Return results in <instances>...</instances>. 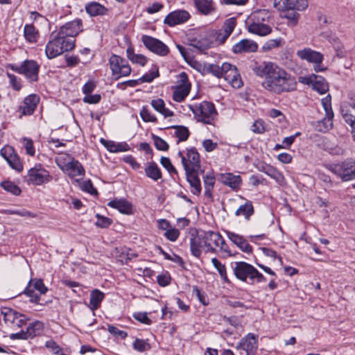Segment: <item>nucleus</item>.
I'll use <instances>...</instances> for the list:
<instances>
[{"instance_id": "nucleus-1", "label": "nucleus", "mask_w": 355, "mask_h": 355, "mask_svg": "<svg viewBox=\"0 0 355 355\" xmlns=\"http://www.w3.org/2000/svg\"><path fill=\"white\" fill-rule=\"evenodd\" d=\"M297 85L295 77L278 66L270 80L262 82L264 89L276 94L293 92Z\"/></svg>"}, {"instance_id": "nucleus-2", "label": "nucleus", "mask_w": 355, "mask_h": 355, "mask_svg": "<svg viewBox=\"0 0 355 355\" xmlns=\"http://www.w3.org/2000/svg\"><path fill=\"white\" fill-rule=\"evenodd\" d=\"M234 273L236 277L243 282H247L249 279V284L262 283L266 281V277L259 272L252 265L244 261L235 263Z\"/></svg>"}, {"instance_id": "nucleus-3", "label": "nucleus", "mask_w": 355, "mask_h": 355, "mask_svg": "<svg viewBox=\"0 0 355 355\" xmlns=\"http://www.w3.org/2000/svg\"><path fill=\"white\" fill-rule=\"evenodd\" d=\"M75 47V39L65 38L57 33L55 37L50 40L46 46V55L51 59L62 54L64 51H69Z\"/></svg>"}, {"instance_id": "nucleus-4", "label": "nucleus", "mask_w": 355, "mask_h": 355, "mask_svg": "<svg viewBox=\"0 0 355 355\" xmlns=\"http://www.w3.org/2000/svg\"><path fill=\"white\" fill-rule=\"evenodd\" d=\"M191 110L198 121L207 124H211L217 115L214 103L207 101H203L198 105L191 106Z\"/></svg>"}, {"instance_id": "nucleus-5", "label": "nucleus", "mask_w": 355, "mask_h": 355, "mask_svg": "<svg viewBox=\"0 0 355 355\" xmlns=\"http://www.w3.org/2000/svg\"><path fill=\"white\" fill-rule=\"evenodd\" d=\"M9 67L12 71L24 75L31 83L38 80L40 65L33 60H26L20 65L11 64Z\"/></svg>"}, {"instance_id": "nucleus-6", "label": "nucleus", "mask_w": 355, "mask_h": 355, "mask_svg": "<svg viewBox=\"0 0 355 355\" xmlns=\"http://www.w3.org/2000/svg\"><path fill=\"white\" fill-rule=\"evenodd\" d=\"M329 169L343 182L355 179V161L352 159H347L340 163L334 164L330 166Z\"/></svg>"}, {"instance_id": "nucleus-7", "label": "nucleus", "mask_w": 355, "mask_h": 355, "mask_svg": "<svg viewBox=\"0 0 355 355\" xmlns=\"http://www.w3.org/2000/svg\"><path fill=\"white\" fill-rule=\"evenodd\" d=\"M178 155L181 157L182 164L185 171H200L202 173H204V171L200 169V155L196 148L187 149V156H184L181 151H179Z\"/></svg>"}, {"instance_id": "nucleus-8", "label": "nucleus", "mask_w": 355, "mask_h": 355, "mask_svg": "<svg viewBox=\"0 0 355 355\" xmlns=\"http://www.w3.org/2000/svg\"><path fill=\"white\" fill-rule=\"evenodd\" d=\"M112 75L117 80L128 76L131 73V67L127 60L119 55L113 54L109 59Z\"/></svg>"}, {"instance_id": "nucleus-9", "label": "nucleus", "mask_w": 355, "mask_h": 355, "mask_svg": "<svg viewBox=\"0 0 355 355\" xmlns=\"http://www.w3.org/2000/svg\"><path fill=\"white\" fill-rule=\"evenodd\" d=\"M1 314L3 315L5 323L14 329L22 327L29 320L26 315L10 308H3Z\"/></svg>"}, {"instance_id": "nucleus-10", "label": "nucleus", "mask_w": 355, "mask_h": 355, "mask_svg": "<svg viewBox=\"0 0 355 355\" xmlns=\"http://www.w3.org/2000/svg\"><path fill=\"white\" fill-rule=\"evenodd\" d=\"M28 182L33 185H41L50 182L52 179L49 172L41 165H37L28 170Z\"/></svg>"}, {"instance_id": "nucleus-11", "label": "nucleus", "mask_w": 355, "mask_h": 355, "mask_svg": "<svg viewBox=\"0 0 355 355\" xmlns=\"http://www.w3.org/2000/svg\"><path fill=\"white\" fill-rule=\"evenodd\" d=\"M141 41L148 50L160 56H165L169 53L168 47L158 39L145 35L142 36Z\"/></svg>"}, {"instance_id": "nucleus-12", "label": "nucleus", "mask_w": 355, "mask_h": 355, "mask_svg": "<svg viewBox=\"0 0 355 355\" xmlns=\"http://www.w3.org/2000/svg\"><path fill=\"white\" fill-rule=\"evenodd\" d=\"M223 78L231 85L236 89L243 86V82L237 68L230 63L224 62Z\"/></svg>"}, {"instance_id": "nucleus-13", "label": "nucleus", "mask_w": 355, "mask_h": 355, "mask_svg": "<svg viewBox=\"0 0 355 355\" xmlns=\"http://www.w3.org/2000/svg\"><path fill=\"white\" fill-rule=\"evenodd\" d=\"M180 85L177 87L173 94V99L176 102H182L189 94L191 84L189 83L188 76L185 72L179 75Z\"/></svg>"}, {"instance_id": "nucleus-14", "label": "nucleus", "mask_w": 355, "mask_h": 355, "mask_svg": "<svg viewBox=\"0 0 355 355\" xmlns=\"http://www.w3.org/2000/svg\"><path fill=\"white\" fill-rule=\"evenodd\" d=\"M40 99V96L37 94H33L27 96L24 99L22 105L18 107L17 112L19 113V117L21 118L22 116L32 115L37 107Z\"/></svg>"}, {"instance_id": "nucleus-15", "label": "nucleus", "mask_w": 355, "mask_h": 355, "mask_svg": "<svg viewBox=\"0 0 355 355\" xmlns=\"http://www.w3.org/2000/svg\"><path fill=\"white\" fill-rule=\"evenodd\" d=\"M345 121L352 128V134L355 141V95H354L347 106L341 107L340 110Z\"/></svg>"}, {"instance_id": "nucleus-16", "label": "nucleus", "mask_w": 355, "mask_h": 355, "mask_svg": "<svg viewBox=\"0 0 355 355\" xmlns=\"http://www.w3.org/2000/svg\"><path fill=\"white\" fill-rule=\"evenodd\" d=\"M258 343L253 334H248L243 338L236 346V349L245 351L246 355H255L257 351Z\"/></svg>"}, {"instance_id": "nucleus-17", "label": "nucleus", "mask_w": 355, "mask_h": 355, "mask_svg": "<svg viewBox=\"0 0 355 355\" xmlns=\"http://www.w3.org/2000/svg\"><path fill=\"white\" fill-rule=\"evenodd\" d=\"M277 67V66L272 62H255L252 67V70L257 76L264 77L263 81H266L270 80Z\"/></svg>"}, {"instance_id": "nucleus-18", "label": "nucleus", "mask_w": 355, "mask_h": 355, "mask_svg": "<svg viewBox=\"0 0 355 355\" xmlns=\"http://www.w3.org/2000/svg\"><path fill=\"white\" fill-rule=\"evenodd\" d=\"M82 21L81 19H76L66 23L60 27L58 33L65 38L74 39L81 31Z\"/></svg>"}, {"instance_id": "nucleus-19", "label": "nucleus", "mask_w": 355, "mask_h": 355, "mask_svg": "<svg viewBox=\"0 0 355 355\" xmlns=\"http://www.w3.org/2000/svg\"><path fill=\"white\" fill-rule=\"evenodd\" d=\"M205 242V252L216 253V248L219 246L221 234L214 231H202Z\"/></svg>"}, {"instance_id": "nucleus-20", "label": "nucleus", "mask_w": 355, "mask_h": 355, "mask_svg": "<svg viewBox=\"0 0 355 355\" xmlns=\"http://www.w3.org/2000/svg\"><path fill=\"white\" fill-rule=\"evenodd\" d=\"M1 155L8 162L12 168L19 172L23 170L22 164L19 160V157L15 153L13 148L11 146L4 147L1 150Z\"/></svg>"}, {"instance_id": "nucleus-21", "label": "nucleus", "mask_w": 355, "mask_h": 355, "mask_svg": "<svg viewBox=\"0 0 355 355\" xmlns=\"http://www.w3.org/2000/svg\"><path fill=\"white\" fill-rule=\"evenodd\" d=\"M203 249L205 250V242L202 231H196L195 234H192L190 239V250L191 254L199 258L202 254Z\"/></svg>"}, {"instance_id": "nucleus-22", "label": "nucleus", "mask_w": 355, "mask_h": 355, "mask_svg": "<svg viewBox=\"0 0 355 355\" xmlns=\"http://www.w3.org/2000/svg\"><path fill=\"white\" fill-rule=\"evenodd\" d=\"M190 18L189 13L184 10H178L170 12L164 19V23L169 26L184 23Z\"/></svg>"}, {"instance_id": "nucleus-23", "label": "nucleus", "mask_w": 355, "mask_h": 355, "mask_svg": "<svg viewBox=\"0 0 355 355\" xmlns=\"http://www.w3.org/2000/svg\"><path fill=\"white\" fill-rule=\"evenodd\" d=\"M257 44L250 40L243 39L235 44L232 49L234 53H254L257 51Z\"/></svg>"}, {"instance_id": "nucleus-24", "label": "nucleus", "mask_w": 355, "mask_h": 355, "mask_svg": "<svg viewBox=\"0 0 355 355\" xmlns=\"http://www.w3.org/2000/svg\"><path fill=\"white\" fill-rule=\"evenodd\" d=\"M297 55L302 60H305L313 63H322L323 60V55L322 53L309 48L297 51Z\"/></svg>"}, {"instance_id": "nucleus-25", "label": "nucleus", "mask_w": 355, "mask_h": 355, "mask_svg": "<svg viewBox=\"0 0 355 355\" xmlns=\"http://www.w3.org/2000/svg\"><path fill=\"white\" fill-rule=\"evenodd\" d=\"M227 236L228 239L243 252L248 254L252 252V247L242 236L232 232H227Z\"/></svg>"}, {"instance_id": "nucleus-26", "label": "nucleus", "mask_w": 355, "mask_h": 355, "mask_svg": "<svg viewBox=\"0 0 355 355\" xmlns=\"http://www.w3.org/2000/svg\"><path fill=\"white\" fill-rule=\"evenodd\" d=\"M199 172L185 171L187 180L190 184L191 192L196 196L201 193V182L198 176Z\"/></svg>"}, {"instance_id": "nucleus-27", "label": "nucleus", "mask_w": 355, "mask_h": 355, "mask_svg": "<svg viewBox=\"0 0 355 355\" xmlns=\"http://www.w3.org/2000/svg\"><path fill=\"white\" fill-rule=\"evenodd\" d=\"M218 180L234 190L239 189L241 184L240 175H236L230 173L220 174Z\"/></svg>"}, {"instance_id": "nucleus-28", "label": "nucleus", "mask_w": 355, "mask_h": 355, "mask_svg": "<svg viewBox=\"0 0 355 355\" xmlns=\"http://www.w3.org/2000/svg\"><path fill=\"white\" fill-rule=\"evenodd\" d=\"M193 3L198 12L204 15H211L216 10L213 0H193Z\"/></svg>"}, {"instance_id": "nucleus-29", "label": "nucleus", "mask_w": 355, "mask_h": 355, "mask_svg": "<svg viewBox=\"0 0 355 355\" xmlns=\"http://www.w3.org/2000/svg\"><path fill=\"white\" fill-rule=\"evenodd\" d=\"M309 80L312 83L313 89L320 94H325L329 90L328 83L323 77L313 74L310 76Z\"/></svg>"}, {"instance_id": "nucleus-30", "label": "nucleus", "mask_w": 355, "mask_h": 355, "mask_svg": "<svg viewBox=\"0 0 355 355\" xmlns=\"http://www.w3.org/2000/svg\"><path fill=\"white\" fill-rule=\"evenodd\" d=\"M107 206L118 209L121 213L129 214L132 212V204L125 199H114L107 203Z\"/></svg>"}, {"instance_id": "nucleus-31", "label": "nucleus", "mask_w": 355, "mask_h": 355, "mask_svg": "<svg viewBox=\"0 0 355 355\" xmlns=\"http://www.w3.org/2000/svg\"><path fill=\"white\" fill-rule=\"evenodd\" d=\"M248 30L250 33L259 36H266L270 34L272 28L264 23H257L252 21L248 25Z\"/></svg>"}, {"instance_id": "nucleus-32", "label": "nucleus", "mask_w": 355, "mask_h": 355, "mask_svg": "<svg viewBox=\"0 0 355 355\" xmlns=\"http://www.w3.org/2000/svg\"><path fill=\"white\" fill-rule=\"evenodd\" d=\"M85 8L87 13L91 17L104 15L107 12V9L104 6L96 1L87 3Z\"/></svg>"}, {"instance_id": "nucleus-33", "label": "nucleus", "mask_w": 355, "mask_h": 355, "mask_svg": "<svg viewBox=\"0 0 355 355\" xmlns=\"http://www.w3.org/2000/svg\"><path fill=\"white\" fill-rule=\"evenodd\" d=\"M66 168L69 171V175L71 177L83 176L85 175V169L82 164L75 159H72L71 161L66 164Z\"/></svg>"}, {"instance_id": "nucleus-34", "label": "nucleus", "mask_w": 355, "mask_h": 355, "mask_svg": "<svg viewBox=\"0 0 355 355\" xmlns=\"http://www.w3.org/2000/svg\"><path fill=\"white\" fill-rule=\"evenodd\" d=\"M33 279H31L29 281L28 286L24 291L23 293L25 294L27 297H28L30 298L29 301L31 302L43 305V306L46 305L48 303V302L47 301L44 302H40L41 301L40 295L35 293L36 290L33 286Z\"/></svg>"}, {"instance_id": "nucleus-35", "label": "nucleus", "mask_w": 355, "mask_h": 355, "mask_svg": "<svg viewBox=\"0 0 355 355\" xmlns=\"http://www.w3.org/2000/svg\"><path fill=\"white\" fill-rule=\"evenodd\" d=\"M254 213V209L252 201L246 200L243 205H241L235 211L236 216H243L245 220H249Z\"/></svg>"}, {"instance_id": "nucleus-36", "label": "nucleus", "mask_w": 355, "mask_h": 355, "mask_svg": "<svg viewBox=\"0 0 355 355\" xmlns=\"http://www.w3.org/2000/svg\"><path fill=\"white\" fill-rule=\"evenodd\" d=\"M24 36L27 42L35 43L37 41L40 33L33 24H26L24 27Z\"/></svg>"}, {"instance_id": "nucleus-37", "label": "nucleus", "mask_w": 355, "mask_h": 355, "mask_svg": "<svg viewBox=\"0 0 355 355\" xmlns=\"http://www.w3.org/2000/svg\"><path fill=\"white\" fill-rule=\"evenodd\" d=\"M145 173L147 177L154 181H157L162 177L161 170L154 162H149L148 166L145 168Z\"/></svg>"}, {"instance_id": "nucleus-38", "label": "nucleus", "mask_w": 355, "mask_h": 355, "mask_svg": "<svg viewBox=\"0 0 355 355\" xmlns=\"http://www.w3.org/2000/svg\"><path fill=\"white\" fill-rule=\"evenodd\" d=\"M152 107L164 117L171 116L173 112L165 107V103L162 98H157L151 101Z\"/></svg>"}, {"instance_id": "nucleus-39", "label": "nucleus", "mask_w": 355, "mask_h": 355, "mask_svg": "<svg viewBox=\"0 0 355 355\" xmlns=\"http://www.w3.org/2000/svg\"><path fill=\"white\" fill-rule=\"evenodd\" d=\"M270 14L268 10L263 9L253 12L249 17V20L257 23H264L268 21Z\"/></svg>"}, {"instance_id": "nucleus-40", "label": "nucleus", "mask_w": 355, "mask_h": 355, "mask_svg": "<svg viewBox=\"0 0 355 355\" xmlns=\"http://www.w3.org/2000/svg\"><path fill=\"white\" fill-rule=\"evenodd\" d=\"M333 118L325 115L324 118L314 123L315 129L321 132H327L333 127Z\"/></svg>"}, {"instance_id": "nucleus-41", "label": "nucleus", "mask_w": 355, "mask_h": 355, "mask_svg": "<svg viewBox=\"0 0 355 355\" xmlns=\"http://www.w3.org/2000/svg\"><path fill=\"white\" fill-rule=\"evenodd\" d=\"M104 298V294L99 290H94L90 294V308L92 310H96L99 306Z\"/></svg>"}, {"instance_id": "nucleus-42", "label": "nucleus", "mask_w": 355, "mask_h": 355, "mask_svg": "<svg viewBox=\"0 0 355 355\" xmlns=\"http://www.w3.org/2000/svg\"><path fill=\"white\" fill-rule=\"evenodd\" d=\"M44 324L42 322L35 320V322L30 323L26 328V334L29 338H33L40 334L43 330Z\"/></svg>"}, {"instance_id": "nucleus-43", "label": "nucleus", "mask_w": 355, "mask_h": 355, "mask_svg": "<svg viewBox=\"0 0 355 355\" xmlns=\"http://www.w3.org/2000/svg\"><path fill=\"white\" fill-rule=\"evenodd\" d=\"M128 58L132 62L144 66L147 62V58L141 54H136L131 47H128L126 50Z\"/></svg>"}, {"instance_id": "nucleus-44", "label": "nucleus", "mask_w": 355, "mask_h": 355, "mask_svg": "<svg viewBox=\"0 0 355 355\" xmlns=\"http://www.w3.org/2000/svg\"><path fill=\"white\" fill-rule=\"evenodd\" d=\"M205 185V196L212 199V189L215 184V177L211 174H207L203 177Z\"/></svg>"}, {"instance_id": "nucleus-45", "label": "nucleus", "mask_w": 355, "mask_h": 355, "mask_svg": "<svg viewBox=\"0 0 355 355\" xmlns=\"http://www.w3.org/2000/svg\"><path fill=\"white\" fill-rule=\"evenodd\" d=\"M171 128L176 130L175 135L178 138V144L180 141H184L189 138L190 132L187 127L183 125H173Z\"/></svg>"}, {"instance_id": "nucleus-46", "label": "nucleus", "mask_w": 355, "mask_h": 355, "mask_svg": "<svg viewBox=\"0 0 355 355\" xmlns=\"http://www.w3.org/2000/svg\"><path fill=\"white\" fill-rule=\"evenodd\" d=\"M307 6V0H288V10H304Z\"/></svg>"}, {"instance_id": "nucleus-47", "label": "nucleus", "mask_w": 355, "mask_h": 355, "mask_svg": "<svg viewBox=\"0 0 355 355\" xmlns=\"http://www.w3.org/2000/svg\"><path fill=\"white\" fill-rule=\"evenodd\" d=\"M224 68V63L220 67L217 64H209L205 67V70L206 72L211 73L216 77L220 78H223Z\"/></svg>"}, {"instance_id": "nucleus-48", "label": "nucleus", "mask_w": 355, "mask_h": 355, "mask_svg": "<svg viewBox=\"0 0 355 355\" xmlns=\"http://www.w3.org/2000/svg\"><path fill=\"white\" fill-rule=\"evenodd\" d=\"M211 263H213L214 266L216 268V269L219 272L221 278L225 282L230 283V280L228 279V277L227 275L225 266L224 264L221 263V262L219 261L216 258H212Z\"/></svg>"}, {"instance_id": "nucleus-49", "label": "nucleus", "mask_w": 355, "mask_h": 355, "mask_svg": "<svg viewBox=\"0 0 355 355\" xmlns=\"http://www.w3.org/2000/svg\"><path fill=\"white\" fill-rule=\"evenodd\" d=\"M1 186L4 190L15 196H19L21 193V189L19 187L11 181H3L1 183Z\"/></svg>"}, {"instance_id": "nucleus-50", "label": "nucleus", "mask_w": 355, "mask_h": 355, "mask_svg": "<svg viewBox=\"0 0 355 355\" xmlns=\"http://www.w3.org/2000/svg\"><path fill=\"white\" fill-rule=\"evenodd\" d=\"M283 44V40L280 37L277 39L269 40L262 46L263 52L269 51L273 49L278 48Z\"/></svg>"}, {"instance_id": "nucleus-51", "label": "nucleus", "mask_w": 355, "mask_h": 355, "mask_svg": "<svg viewBox=\"0 0 355 355\" xmlns=\"http://www.w3.org/2000/svg\"><path fill=\"white\" fill-rule=\"evenodd\" d=\"M329 42L332 44L334 48L336 55L338 57H343L344 55L343 46L340 40L336 36H331L329 39Z\"/></svg>"}, {"instance_id": "nucleus-52", "label": "nucleus", "mask_w": 355, "mask_h": 355, "mask_svg": "<svg viewBox=\"0 0 355 355\" xmlns=\"http://www.w3.org/2000/svg\"><path fill=\"white\" fill-rule=\"evenodd\" d=\"M323 109L325 111V115L329 117H334V112L331 108V97L329 94L326 97L323 98L321 101Z\"/></svg>"}, {"instance_id": "nucleus-53", "label": "nucleus", "mask_w": 355, "mask_h": 355, "mask_svg": "<svg viewBox=\"0 0 355 355\" xmlns=\"http://www.w3.org/2000/svg\"><path fill=\"white\" fill-rule=\"evenodd\" d=\"M236 24V21L234 17H231L224 22L223 26V28L221 31H223L225 33H227V35H230L233 32Z\"/></svg>"}, {"instance_id": "nucleus-54", "label": "nucleus", "mask_w": 355, "mask_h": 355, "mask_svg": "<svg viewBox=\"0 0 355 355\" xmlns=\"http://www.w3.org/2000/svg\"><path fill=\"white\" fill-rule=\"evenodd\" d=\"M140 116L145 122H156L157 118L152 114L147 106H144L140 112Z\"/></svg>"}, {"instance_id": "nucleus-55", "label": "nucleus", "mask_w": 355, "mask_h": 355, "mask_svg": "<svg viewBox=\"0 0 355 355\" xmlns=\"http://www.w3.org/2000/svg\"><path fill=\"white\" fill-rule=\"evenodd\" d=\"M96 217L97 218V221L96 222V225L99 227L107 228L112 223V220L111 218L101 216L99 214H96Z\"/></svg>"}, {"instance_id": "nucleus-56", "label": "nucleus", "mask_w": 355, "mask_h": 355, "mask_svg": "<svg viewBox=\"0 0 355 355\" xmlns=\"http://www.w3.org/2000/svg\"><path fill=\"white\" fill-rule=\"evenodd\" d=\"M33 286L35 288L36 291L40 293V295L45 294L48 288L44 285L43 280L42 279H33Z\"/></svg>"}, {"instance_id": "nucleus-57", "label": "nucleus", "mask_w": 355, "mask_h": 355, "mask_svg": "<svg viewBox=\"0 0 355 355\" xmlns=\"http://www.w3.org/2000/svg\"><path fill=\"white\" fill-rule=\"evenodd\" d=\"M133 347L139 352H145L150 349V345L142 339L137 338L133 343Z\"/></svg>"}, {"instance_id": "nucleus-58", "label": "nucleus", "mask_w": 355, "mask_h": 355, "mask_svg": "<svg viewBox=\"0 0 355 355\" xmlns=\"http://www.w3.org/2000/svg\"><path fill=\"white\" fill-rule=\"evenodd\" d=\"M154 144L159 150L165 151L168 149V144L158 136H153Z\"/></svg>"}, {"instance_id": "nucleus-59", "label": "nucleus", "mask_w": 355, "mask_h": 355, "mask_svg": "<svg viewBox=\"0 0 355 355\" xmlns=\"http://www.w3.org/2000/svg\"><path fill=\"white\" fill-rule=\"evenodd\" d=\"M160 163L170 173H178L177 170L173 166L169 158L166 157H162L160 159Z\"/></svg>"}, {"instance_id": "nucleus-60", "label": "nucleus", "mask_w": 355, "mask_h": 355, "mask_svg": "<svg viewBox=\"0 0 355 355\" xmlns=\"http://www.w3.org/2000/svg\"><path fill=\"white\" fill-rule=\"evenodd\" d=\"M81 189L84 191H87L92 195H97L98 191L93 186V184L90 180L84 181L81 184Z\"/></svg>"}, {"instance_id": "nucleus-61", "label": "nucleus", "mask_w": 355, "mask_h": 355, "mask_svg": "<svg viewBox=\"0 0 355 355\" xmlns=\"http://www.w3.org/2000/svg\"><path fill=\"white\" fill-rule=\"evenodd\" d=\"M7 76L12 88L16 91L20 90L21 88V85L19 79L15 75L10 73H7Z\"/></svg>"}, {"instance_id": "nucleus-62", "label": "nucleus", "mask_w": 355, "mask_h": 355, "mask_svg": "<svg viewBox=\"0 0 355 355\" xmlns=\"http://www.w3.org/2000/svg\"><path fill=\"white\" fill-rule=\"evenodd\" d=\"M159 76V71L158 69H157L155 71H150L149 73H147L144 74L143 76L139 78L140 83H150L152 82L155 78Z\"/></svg>"}, {"instance_id": "nucleus-63", "label": "nucleus", "mask_w": 355, "mask_h": 355, "mask_svg": "<svg viewBox=\"0 0 355 355\" xmlns=\"http://www.w3.org/2000/svg\"><path fill=\"white\" fill-rule=\"evenodd\" d=\"M164 236L171 241H175L180 236V231L176 228H170L167 230Z\"/></svg>"}, {"instance_id": "nucleus-64", "label": "nucleus", "mask_w": 355, "mask_h": 355, "mask_svg": "<svg viewBox=\"0 0 355 355\" xmlns=\"http://www.w3.org/2000/svg\"><path fill=\"white\" fill-rule=\"evenodd\" d=\"M107 330L110 334H113L114 336H119L123 339L125 338L128 336V334L125 331H121L113 325H108Z\"/></svg>"}]
</instances>
